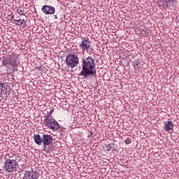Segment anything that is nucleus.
<instances>
[{"mask_svg": "<svg viewBox=\"0 0 179 179\" xmlns=\"http://www.w3.org/2000/svg\"><path fill=\"white\" fill-rule=\"evenodd\" d=\"M34 140L35 141V143L39 146L43 143V137L41 138L39 134L34 136Z\"/></svg>", "mask_w": 179, "mask_h": 179, "instance_id": "4468645a", "label": "nucleus"}, {"mask_svg": "<svg viewBox=\"0 0 179 179\" xmlns=\"http://www.w3.org/2000/svg\"><path fill=\"white\" fill-rule=\"evenodd\" d=\"M83 59V70L80 72L82 76L87 78L90 75H94V68H96V64L94 63V59L93 57L89 56L85 59Z\"/></svg>", "mask_w": 179, "mask_h": 179, "instance_id": "f257e3e1", "label": "nucleus"}, {"mask_svg": "<svg viewBox=\"0 0 179 179\" xmlns=\"http://www.w3.org/2000/svg\"><path fill=\"white\" fill-rule=\"evenodd\" d=\"M113 146H114V144H113V143L106 145V150H108V152H110V150H113Z\"/></svg>", "mask_w": 179, "mask_h": 179, "instance_id": "dca6fc26", "label": "nucleus"}, {"mask_svg": "<svg viewBox=\"0 0 179 179\" xmlns=\"http://www.w3.org/2000/svg\"><path fill=\"white\" fill-rule=\"evenodd\" d=\"M175 1L176 0H158V5H159V6H163L164 9H166V8L173 6Z\"/></svg>", "mask_w": 179, "mask_h": 179, "instance_id": "0eeeda50", "label": "nucleus"}, {"mask_svg": "<svg viewBox=\"0 0 179 179\" xmlns=\"http://www.w3.org/2000/svg\"><path fill=\"white\" fill-rule=\"evenodd\" d=\"M92 42H90V40L87 38H83L81 41V43L80 44V48L82 50V51H89V49L90 47H92Z\"/></svg>", "mask_w": 179, "mask_h": 179, "instance_id": "423d86ee", "label": "nucleus"}, {"mask_svg": "<svg viewBox=\"0 0 179 179\" xmlns=\"http://www.w3.org/2000/svg\"><path fill=\"white\" fill-rule=\"evenodd\" d=\"M3 87H5V85L3 84V83H0V92H1Z\"/></svg>", "mask_w": 179, "mask_h": 179, "instance_id": "6ab92c4d", "label": "nucleus"}, {"mask_svg": "<svg viewBox=\"0 0 179 179\" xmlns=\"http://www.w3.org/2000/svg\"><path fill=\"white\" fill-rule=\"evenodd\" d=\"M134 71H139L141 68H142V64H141V62L138 59H136L133 62Z\"/></svg>", "mask_w": 179, "mask_h": 179, "instance_id": "ddd939ff", "label": "nucleus"}, {"mask_svg": "<svg viewBox=\"0 0 179 179\" xmlns=\"http://www.w3.org/2000/svg\"><path fill=\"white\" fill-rule=\"evenodd\" d=\"M141 34H143V36H146V35L149 34V33H146L145 31H143L141 32Z\"/></svg>", "mask_w": 179, "mask_h": 179, "instance_id": "412c9836", "label": "nucleus"}, {"mask_svg": "<svg viewBox=\"0 0 179 179\" xmlns=\"http://www.w3.org/2000/svg\"><path fill=\"white\" fill-rule=\"evenodd\" d=\"M17 56L16 54L10 52L7 55V57L2 61V64L6 68H9V66H12V68H16L17 66Z\"/></svg>", "mask_w": 179, "mask_h": 179, "instance_id": "7ed1b4c3", "label": "nucleus"}, {"mask_svg": "<svg viewBox=\"0 0 179 179\" xmlns=\"http://www.w3.org/2000/svg\"><path fill=\"white\" fill-rule=\"evenodd\" d=\"M65 62L67 66H65V64L62 65V68L64 71H68L69 68L73 69V68H76V66L79 65V57L73 53L69 54L66 56Z\"/></svg>", "mask_w": 179, "mask_h": 179, "instance_id": "f03ea898", "label": "nucleus"}, {"mask_svg": "<svg viewBox=\"0 0 179 179\" xmlns=\"http://www.w3.org/2000/svg\"><path fill=\"white\" fill-rule=\"evenodd\" d=\"M174 128V124L171 121H166L164 123V129L165 131H171Z\"/></svg>", "mask_w": 179, "mask_h": 179, "instance_id": "f8f14e48", "label": "nucleus"}, {"mask_svg": "<svg viewBox=\"0 0 179 179\" xmlns=\"http://www.w3.org/2000/svg\"><path fill=\"white\" fill-rule=\"evenodd\" d=\"M17 166V162H16V160L7 159L3 166V169L7 173H13Z\"/></svg>", "mask_w": 179, "mask_h": 179, "instance_id": "39448f33", "label": "nucleus"}, {"mask_svg": "<svg viewBox=\"0 0 179 179\" xmlns=\"http://www.w3.org/2000/svg\"><path fill=\"white\" fill-rule=\"evenodd\" d=\"M17 160H18V162H20V160H21L20 157H17Z\"/></svg>", "mask_w": 179, "mask_h": 179, "instance_id": "4be33fe9", "label": "nucleus"}, {"mask_svg": "<svg viewBox=\"0 0 179 179\" xmlns=\"http://www.w3.org/2000/svg\"><path fill=\"white\" fill-rule=\"evenodd\" d=\"M43 125L47 127L49 129H52V131H55V129H58L59 128V124L58 122L50 115L45 116L43 121Z\"/></svg>", "mask_w": 179, "mask_h": 179, "instance_id": "20e7f679", "label": "nucleus"}, {"mask_svg": "<svg viewBox=\"0 0 179 179\" xmlns=\"http://www.w3.org/2000/svg\"><path fill=\"white\" fill-rule=\"evenodd\" d=\"M8 17H11V21L13 22V23L14 24H16L17 26H22V27H26V22H24V20H15L13 19V17H15V16L13 15H8ZM24 22V24L23 23Z\"/></svg>", "mask_w": 179, "mask_h": 179, "instance_id": "9b49d317", "label": "nucleus"}, {"mask_svg": "<svg viewBox=\"0 0 179 179\" xmlns=\"http://www.w3.org/2000/svg\"><path fill=\"white\" fill-rule=\"evenodd\" d=\"M54 113V109H52L50 110L49 113L48 114V115H50V117H51V115Z\"/></svg>", "mask_w": 179, "mask_h": 179, "instance_id": "aec40b11", "label": "nucleus"}, {"mask_svg": "<svg viewBox=\"0 0 179 179\" xmlns=\"http://www.w3.org/2000/svg\"><path fill=\"white\" fill-rule=\"evenodd\" d=\"M132 141H131V138H127L124 141V143L126 145H129Z\"/></svg>", "mask_w": 179, "mask_h": 179, "instance_id": "f3484780", "label": "nucleus"}, {"mask_svg": "<svg viewBox=\"0 0 179 179\" xmlns=\"http://www.w3.org/2000/svg\"><path fill=\"white\" fill-rule=\"evenodd\" d=\"M17 13L20 15V16H24V8L22 7H18L17 8Z\"/></svg>", "mask_w": 179, "mask_h": 179, "instance_id": "2eb2a0df", "label": "nucleus"}, {"mask_svg": "<svg viewBox=\"0 0 179 179\" xmlns=\"http://www.w3.org/2000/svg\"><path fill=\"white\" fill-rule=\"evenodd\" d=\"M38 177V175H37V172L31 171V172L29 171H26L24 173V179H37Z\"/></svg>", "mask_w": 179, "mask_h": 179, "instance_id": "9d476101", "label": "nucleus"}, {"mask_svg": "<svg viewBox=\"0 0 179 179\" xmlns=\"http://www.w3.org/2000/svg\"><path fill=\"white\" fill-rule=\"evenodd\" d=\"M42 12H43L45 15H54V13H55V8L45 5L42 6Z\"/></svg>", "mask_w": 179, "mask_h": 179, "instance_id": "6e6552de", "label": "nucleus"}, {"mask_svg": "<svg viewBox=\"0 0 179 179\" xmlns=\"http://www.w3.org/2000/svg\"><path fill=\"white\" fill-rule=\"evenodd\" d=\"M51 142H52V136L48 134H43L42 137V143H43L44 150H45V147L50 145Z\"/></svg>", "mask_w": 179, "mask_h": 179, "instance_id": "1a4fd4ad", "label": "nucleus"}, {"mask_svg": "<svg viewBox=\"0 0 179 179\" xmlns=\"http://www.w3.org/2000/svg\"><path fill=\"white\" fill-rule=\"evenodd\" d=\"M34 70L36 71H43V67L41 66H36L34 68Z\"/></svg>", "mask_w": 179, "mask_h": 179, "instance_id": "a211bd4d", "label": "nucleus"}]
</instances>
